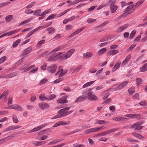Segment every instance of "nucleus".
I'll return each mask as SVG.
<instances>
[{"instance_id": "obj_1", "label": "nucleus", "mask_w": 147, "mask_h": 147, "mask_svg": "<svg viewBox=\"0 0 147 147\" xmlns=\"http://www.w3.org/2000/svg\"><path fill=\"white\" fill-rule=\"evenodd\" d=\"M116 0H110L107 3L108 5H110L111 12L113 13H115L118 8V7L115 5Z\"/></svg>"}, {"instance_id": "obj_2", "label": "nucleus", "mask_w": 147, "mask_h": 147, "mask_svg": "<svg viewBox=\"0 0 147 147\" xmlns=\"http://www.w3.org/2000/svg\"><path fill=\"white\" fill-rule=\"evenodd\" d=\"M144 123L143 121L136 122L134 123L131 127V129H134V130H140L142 129L143 126H141Z\"/></svg>"}, {"instance_id": "obj_3", "label": "nucleus", "mask_w": 147, "mask_h": 147, "mask_svg": "<svg viewBox=\"0 0 147 147\" xmlns=\"http://www.w3.org/2000/svg\"><path fill=\"white\" fill-rule=\"evenodd\" d=\"M133 5H129L127 7L125 10V12L121 16H126L128 14H130L133 12L135 9L133 8Z\"/></svg>"}, {"instance_id": "obj_4", "label": "nucleus", "mask_w": 147, "mask_h": 147, "mask_svg": "<svg viewBox=\"0 0 147 147\" xmlns=\"http://www.w3.org/2000/svg\"><path fill=\"white\" fill-rule=\"evenodd\" d=\"M57 69V65L55 64H53L48 66L47 68V70L48 72L54 73L56 71Z\"/></svg>"}, {"instance_id": "obj_5", "label": "nucleus", "mask_w": 147, "mask_h": 147, "mask_svg": "<svg viewBox=\"0 0 147 147\" xmlns=\"http://www.w3.org/2000/svg\"><path fill=\"white\" fill-rule=\"evenodd\" d=\"M18 73L16 72H14L9 74H7L2 76V78H12L16 76Z\"/></svg>"}, {"instance_id": "obj_6", "label": "nucleus", "mask_w": 147, "mask_h": 147, "mask_svg": "<svg viewBox=\"0 0 147 147\" xmlns=\"http://www.w3.org/2000/svg\"><path fill=\"white\" fill-rule=\"evenodd\" d=\"M75 51L74 49H72L68 51L65 55V59L69 57Z\"/></svg>"}, {"instance_id": "obj_7", "label": "nucleus", "mask_w": 147, "mask_h": 147, "mask_svg": "<svg viewBox=\"0 0 147 147\" xmlns=\"http://www.w3.org/2000/svg\"><path fill=\"white\" fill-rule=\"evenodd\" d=\"M47 125V124H45L44 125H42L40 126L36 127L31 130L30 131V132L32 133L33 132L37 131L42 129L45 126Z\"/></svg>"}, {"instance_id": "obj_8", "label": "nucleus", "mask_w": 147, "mask_h": 147, "mask_svg": "<svg viewBox=\"0 0 147 147\" xmlns=\"http://www.w3.org/2000/svg\"><path fill=\"white\" fill-rule=\"evenodd\" d=\"M38 105L39 107L42 110L48 108L49 107V104L45 102L40 103Z\"/></svg>"}, {"instance_id": "obj_9", "label": "nucleus", "mask_w": 147, "mask_h": 147, "mask_svg": "<svg viewBox=\"0 0 147 147\" xmlns=\"http://www.w3.org/2000/svg\"><path fill=\"white\" fill-rule=\"evenodd\" d=\"M85 133L87 134H89L91 133L98 132L97 127L91 128L84 131Z\"/></svg>"}, {"instance_id": "obj_10", "label": "nucleus", "mask_w": 147, "mask_h": 147, "mask_svg": "<svg viewBox=\"0 0 147 147\" xmlns=\"http://www.w3.org/2000/svg\"><path fill=\"white\" fill-rule=\"evenodd\" d=\"M128 24H126L120 27L117 29V32H120L125 30L128 27Z\"/></svg>"}, {"instance_id": "obj_11", "label": "nucleus", "mask_w": 147, "mask_h": 147, "mask_svg": "<svg viewBox=\"0 0 147 147\" xmlns=\"http://www.w3.org/2000/svg\"><path fill=\"white\" fill-rule=\"evenodd\" d=\"M86 97L83 95L81 96L78 97L75 100V103L80 102L86 99Z\"/></svg>"}, {"instance_id": "obj_12", "label": "nucleus", "mask_w": 147, "mask_h": 147, "mask_svg": "<svg viewBox=\"0 0 147 147\" xmlns=\"http://www.w3.org/2000/svg\"><path fill=\"white\" fill-rule=\"evenodd\" d=\"M113 119L116 121H123L125 120H127L128 118L122 117H117L113 118Z\"/></svg>"}, {"instance_id": "obj_13", "label": "nucleus", "mask_w": 147, "mask_h": 147, "mask_svg": "<svg viewBox=\"0 0 147 147\" xmlns=\"http://www.w3.org/2000/svg\"><path fill=\"white\" fill-rule=\"evenodd\" d=\"M88 98L91 100H94L97 99V97L95 95L92 94V93H89L88 95Z\"/></svg>"}, {"instance_id": "obj_14", "label": "nucleus", "mask_w": 147, "mask_h": 147, "mask_svg": "<svg viewBox=\"0 0 147 147\" xmlns=\"http://www.w3.org/2000/svg\"><path fill=\"white\" fill-rule=\"evenodd\" d=\"M56 97V96L54 94H48L46 96V100H50L55 99Z\"/></svg>"}, {"instance_id": "obj_15", "label": "nucleus", "mask_w": 147, "mask_h": 147, "mask_svg": "<svg viewBox=\"0 0 147 147\" xmlns=\"http://www.w3.org/2000/svg\"><path fill=\"white\" fill-rule=\"evenodd\" d=\"M128 82V81H126L123 82L122 83L119 84L118 86L119 88V89L120 90L123 89L127 85Z\"/></svg>"}, {"instance_id": "obj_16", "label": "nucleus", "mask_w": 147, "mask_h": 147, "mask_svg": "<svg viewBox=\"0 0 147 147\" xmlns=\"http://www.w3.org/2000/svg\"><path fill=\"white\" fill-rule=\"evenodd\" d=\"M121 64V61H120L117 62L112 69V71L114 72L118 69L120 67Z\"/></svg>"}, {"instance_id": "obj_17", "label": "nucleus", "mask_w": 147, "mask_h": 147, "mask_svg": "<svg viewBox=\"0 0 147 147\" xmlns=\"http://www.w3.org/2000/svg\"><path fill=\"white\" fill-rule=\"evenodd\" d=\"M73 111H67L66 112L64 113H58L59 114H60L61 118L62 117H64L72 113Z\"/></svg>"}, {"instance_id": "obj_18", "label": "nucleus", "mask_w": 147, "mask_h": 147, "mask_svg": "<svg viewBox=\"0 0 147 147\" xmlns=\"http://www.w3.org/2000/svg\"><path fill=\"white\" fill-rule=\"evenodd\" d=\"M92 55V53L91 52H88L86 53H84V57L86 59L88 58L89 57H91Z\"/></svg>"}, {"instance_id": "obj_19", "label": "nucleus", "mask_w": 147, "mask_h": 147, "mask_svg": "<svg viewBox=\"0 0 147 147\" xmlns=\"http://www.w3.org/2000/svg\"><path fill=\"white\" fill-rule=\"evenodd\" d=\"M32 50V48L31 47H28L24 50L22 53L23 55H25L30 53Z\"/></svg>"}, {"instance_id": "obj_20", "label": "nucleus", "mask_w": 147, "mask_h": 147, "mask_svg": "<svg viewBox=\"0 0 147 147\" xmlns=\"http://www.w3.org/2000/svg\"><path fill=\"white\" fill-rule=\"evenodd\" d=\"M136 83L137 86L142 84L143 82V81L140 78H137L136 79Z\"/></svg>"}, {"instance_id": "obj_21", "label": "nucleus", "mask_w": 147, "mask_h": 147, "mask_svg": "<svg viewBox=\"0 0 147 147\" xmlns=\"http://www.w3.org/2000/svg\"><path fill=\"white\" fill-rule=\"evenodd\" d=\"M47 30L49 34H53L55 32V29L53 27H50L48 28Z\"/></svg>"}, {"instance_id": "obj_22", "label": "nucleus", "mask_w": 147, "mask_h": 147, "mask_svg": "<svg viewBox=\"0 0 147 147\" xmlns=\"http://www.w3.org/2000/svg\"><path fill=\"white\" fill-rule=\"evenodd\" d=\"M125 116L129 117L131 118H135L136 117L140 116V115L138 114H126L125 115Z\"/></svg>"}, {"instance_id": "obj_23", "label": "nucleus", "mask_w": 147, "mask_h": 147, "mask_svg": "<svg viewBox=\"0 0 147 147\" xmlns=\"http://www.w3.org/2000/svg\"><path fill=\"white\" fill-rule=\"evenodd\" d=\"M125 116L129 117L131 118H135L136 117L140 116V115L138 114H126L125 115Z\"/></svg>"}, {"instance_id": "obj_24", "label": "nucleus", "mask_w": 147, "mask_h": 147, "mask_svg": "<svg viewBox=\"0 0 147 147\" xmlns=\"http://www.w3.org/2000/svg\"><path fill=\"white\" fill-rule=\"evenodd\" d=\"M131 55L129 54L128 55L125 59L123 61L122 64L125 65L129 61Z\"/></svg>"}, {"instance_id": "obj_25", "label": "nucleus", "mask_w": 147, "mask_h": 147, "mask_svg": "<svg viewBox=\"0 0 147 147\" xmlns=\"http://www.w3.org/2000/svg\"><path fill=\"white\" fill-rule=\"evenodd\" d=\"M14 109L18 111H23V109L20 105H14Z\"/></svg>"}, {"instance_id": "obj_26", "label": "nucleus", "mask_w": 147, "mask_h": 147, "mask_svg": "<svg viewBox=\"0 0 147 147\" xmlns=\"http://www.w3.org/2000/svg\"><path fill=\"white\" fill-rule=\"evenodd\" d=\"M147 63H145L142 67L140 68V69L141 70V71L142 72H144L147 71Z\"/></svg>"}, {"instance_id": "obj_27", "label": "nucleus", "mask_w": 147, "mask_h": 147, "mask_svg": "<svg viewBox=\"0 0 147 147\" xmlns=\"http://www.w3.org/2000/svg\"><path fill=\"white\" fill-rule=\"evenodd\" d=\"M117 128H115L110 129L109 130L105 131V132L107 135L109 134L112 133L117 130Z\"/></svg>"}, {"instance_id": "obj_28", "label": "nucleus", "mask_w": 147, "mask_h": 147, "mask_svg": "<svg viewBox=\"0 0 147 147\" xmlns=\"http://www.w3.org/2000/svg\"><path fill=\"white\" fill-rule=\"evenodd\" d=\"M95 82V81L90 82H87L86 84H85L83 86V88H85L88 86H90L92 85Z\"/></svg>"}, {"instance_id": "obj_29", "label": "nucleus", "mask_w": 147, "mask_h": 147, "mask_svg": "<svg viewBox=\"0 0 147 147\" xmlns=\"http://www.w3.org/2000/svg\"><path fill=\"white\" fill-rule=\"evenodd\" d=\"M46 96H45L44 94H40L39 96V99L42 101H44L46 100Z\"/></svg>"}, {"instance_id": "obj_30", "label": "nucleus", "mask_w": 147, "mask_h": 147, "mask_svg": "<svg viewBox=\"0 0 147 147\" xmlns=\"http://www.w3.org/2000/svg\"><path fill=\"white\" fill-rule=\"evenodd\" d=\"M132 134L134 136H135V137L139 139H141L142 138V136L141 134L135 132H133L132 133Z\"/></svg>"}, {"instance_id": "obj_31", "label": "nucleus", "mask_w": 147, "mask_h": 147, "mask_svg": "<svg viewBox=\"0 0 147 147\" xmlns=\"http://www.w3.org/2000/svg\"><path fill=\"white\" fill-rule=\"evenodd\" d=\"M70 121H59V125H65L69 124Z\"/></svg>"}, {"instance_id": "obj_32", "label": "nucleus", "mask_w": 147, "mask_h": 147, "mask_svg": "<svg viewBox=\"0 0 147 147\" xmlns=\"http://www.w3.org/2000/svg\"><path fill=\"white\" fill-rule=\"evenodd\" d=\"M41 9H38V10L34 11L33 14L34 15H36L37 16H41Z\"/></svg>"}, {"instance_id": "obj_33", "label": "nucleus", "mask_w": 147, "mask_h": 147, "mask_svg": "<svg viewBox=\"0 0 147 147\" xmlns=\"http://www.w3.org/2000/svg\"><path fill=\"white\" fill-rule=\"evenodd\" d=\"M107 51L106 49V48H103L100 49L98 52V54L99 55H102L103 54L105 53Z\"/></svg>"}, {"instance_id": "obj_34", "label": "nucleus", "mask_w": 147, "mask_h": 147, "mask_svg": "<svg viewBox=\"0 0 147 147\" xmlns=\"http://www.w3.org/2000/svg\"><path fill=\"white\" fill-rule=\"evenodd\" d=\"M13 16L11 15H9L7 16L5 18L6 22H8L10 21L13 18Z\"/></svg>"}, {"instance_id": "obj_35", "label": "nucleus", "mask_w": 147, "mask_h": 147, "mask_svg": "<svg viewBox=\"0 0 147 147\" xmlns=\"http://www.w3.org/2000/svg\"><path fill=\"white\" fill-rule=\"evenodd\" d=\"M119 51L117 49H114L109 52V54L114 55L119 52Z\"/></svg>"}, {"instance_id": "obj_36", "label": "nucleus", "mask_w": 147, "mask_h": 147, "mask_svg": "<svg viewBox=\"0 0 147 147\" xmlns=\"http://www.w3.org/2000/svg\"><path fill=\"white\" fill-rule=\"evenodd\" d=\"M106 123L105 121L103 120H96L94 124L102 125Z\"/></svg>"}, {"instance_id": "obj_37", "label": "nucleus", "mask_w": 147, "mask_h": 147, "mask_svg": "<svg viewBox=\"0 0 147 147\" xmlns=\"http://www.w3.org/2000/svg\"><path fill=\"white\" fill-rule=\"evenodd\" d=\"M61 140H59V139H57L55 140H54L53 141H52L49 143L48 144L49 145H51L52 144H55L58 142H59L60 141H61Z\"/></svg>"}, {"instance_id": "obj_38", "label": "nucleus", "mask_w": 147, "mask_h": 147, "mask_svg": "<svg viewBox=\"0 0 147 147\" xmlns=\"http://www.w3.org/2000/svg\"><path fill=\"white\" fill-rule=\"evenodd\" d=\"M46 143V141H42L39 142L37 141L36 142V143L35 144V146H38L41 145H43Z\"/></svg>"}, {"instance_id": "obj_39", "label": "nucleus", "mask_w": 147, "mask_h": 147, "mask_svg": "<svg viewBox=\"0 0 147 147\" xmlns=\"http://www.w3.org/2000/svg\"><path fill=\"white\" fill-rule=\"evenodd\" d=\"M128 91L129 94H131L134 93L135 92V90L134 87H131L129 89Z\"/></svg>"}, {"instance_id": "obj_40", "label": "nucleus", "mask_w": 147, "mask_h": 147, "mask_svg": "<svg viewBox=\"0 0 147 147\" xmlns=\"http://www.w3.org/2000/svg\"><path fill=\"white\" fill-rule=\"evenodd\" d=\"M45 41V40H42L38 42L36 45V46L38 47H41V45L44 44Z\"/></svg>"}, {"instance_id": "obj_41", "label": "nucleus", "mask_w": 147, "mask_h": 147, "mask_svg": "<svg viewBox=\"0 0 147 147\" xmlns=\"http://www.w3.org/2000/svg\"><path fill=\"white\" fill-rule=\"evenodd\" d=\"M57 102L59 103H66L67 102V101L66 99H61L58 100Z\"/></svg>"}, {"instance_id": "obj_42", "label": "nucleus", "mask_w": 147, "mask_h": 147, "mask_svg": "<svg viewBox=\"0 0 147 147\" xmlns=\"http://www.w3.org/2000/svg\"><path fill=\"white\" fill-rule=\"evenodd\" d=\"M54 55V54H53L48 59L49 61H53L56 60V59L55 58V56Z\"/></svg>"}, {"instance_id": "obj_43", "label": "nucleus", "mask_w": 147, "mask_h": 147, "mask_svg": "<svg viewBox=\"0 0 147 147\" xmlns=\"http://www.w3.org/2000/svg\"><path fill=\"white\" fill-rule=\"evenodd\" d=\"M136 33V30H133L130 34L129 38L131 39H132Z\"/></svg>"}, {"instance_id": "obj_44", "label": "nucleus", "mask_w": 147, "mask_h": 147, "mask_svg": "<svg viewBox=\"0 0 147 147\" xmlns=\"http://www.w3.org/2000/svg\"><path fill=\"white\" fill-rule=\"evenodd\" d=\"M12 118L13 121L15 123H17L18 121V119L16 116L14 115H12Z\"/></svg>"}, {"instance_id": "obj_45", "label": "nucleus", "mask_w": 147, "mask_h": 147, "mask_svg": "<svg viewBox=\"0 0 147 147\" xmlns=\"http://www.w3.org/2000/svg\"><path fill=\"white\" fill-rule=\"evenodd\" d=\"M18 30H14L13 31L8 32L7 33H7V34H8L9 36H10L12 34H14L15 33L18 32Z\"/></svg>"}, {"instance_id": "obj_46", "label": "nucleus", "mask_w": 147, "mask_h": 147, "mask_svg": "<svg viewBox=\"0 0 147 147\" xmlns=\"http://www.w3.org/2000/svg\"><path fill=\"white\" fill-rule=\"evenodd\" d=\"M20 42V39H18L17 40V41L14 42L13 45V47H15L17 46L19 44Z\"/></svg>"}, {"instance_id": "obj_47", "label": "nucleus", "mask_w": 147, "mask_h": 147, "mask_svg": "<svg viewBox=\"0 0 147 147\" xmlns=\"http://www.w3.org/2000/svg\"><path fill=\"white\" fill-rule=\"evenodd\" d=\"M8 93V91L5 90V91L1 95V96H2V98H3V97H5L7 96Z\"/></svg>"}, {"instance_id": "obj_48", "label": "nucleus", "mask_w": 147, "mask_h": 147, "mask_svg": "<svg viewBox=\"0 0 147 147\" xmlns=\"http://www.w3.org/2000/svg\"><path fill=\"white\" fill-rule=\"evenodd\" d=\"M61 49V47L60 46H58L57 47L55 48L54 49H53V50H52L50 53H49L50 54L51 53H52L57 51L59 50L60 49Z\"/></svg>"}, {"instance_id": "obj_49", "label": "nucleus", "mask_w": 147, "mask_h": 147, "mask_svg": "<svg viewBox=\"0 0 147 147\" xmlns=\"http://www.w3.org/2000/svg\"><path fill=\"white\" fill-rule=\"evenodd\" d=\"M54 54L55 56V57L56 59L57 60L60 58V56L61 55L62 53L61 52H59L57 53H56Z\"/></svg>"}, {"instance_id": "obj_50", "label": "nucleus", "mask_w": 147, "mask_h": 147, "mask_svg": "<svg viewBox=\"0 0 147 147\" xmlns=\"http://www.w3.org/2000/svg\"><path fill=\"white\" fill-rule=\"evenodd\" d=\"M7 57L6 56H4L0 59V64L3 63L6 60Z\"/></svg>"}, {"instance_id": "obj_51", "label": "nucleus", "mask_w": 147, "mask_h": 147, "mask_svg": "<svg viewBox=\"0 0 147 147\" xmlns=\"http://www.w3.org/2000/svg\"><path fill=\"white\" fill-rule=\"evenodd\" d=\"M56 16L55 14H51L46 19V20L47 21L49 20L53 19Z\"/></svg>"}, {"instance_id": "obj_52", "label": "nucleus", "mask_w": 147, "mask_h": 147, "mask_svg": "<svg viewBox=\"0 0 147 147\" xmlns=\"http://www.w3.org/2000/svg\"><path fill=\"white\" fill-rule=\"evenodd\" d=\"M72 26L70 25H66L65 27V30H68L72 29Z\"/></svg>"}, {"instance_id": "obj_53", "label": "nucleus", "mask_w": 147, "mask_h": 147, "mask_svg": "<svg viewBox=\"0 0 147 147\" xmlns=\"http://www.w3.org/2000/svg\"><path fill=\"white\" fill-rule=\"evenodd\" d=\"M96 20V19H92L91 18H89L87 20V22L89 24L91 23Z\"/></svg>"}, {"instance_id": "obj_54", "label": "nucleus", "mask_w": 147, "mask_h": 147, "mask_svg": "<svg viewBox=\"0 0 147 147\" xmlns=\"http://www.w3.org/2000/svg\"><path fill=\"white\" fill-rule=\"evenodd\" d=\"M36 3L35 2H33L31 3H30V4H29L28 5L26 6V8L27 9L30 8H31L32 7L35 3Z\"/></svg>"}, {"instance_id": "obj_55", "label": "nucleus", "mask_w": 147, "mask_h": 147, "mask_svg": "<svg viewBox=\"0 0 147 147\" xmlns=\"http://www.w3.org/2000/svg\"><path fill=\"white\" fill-rule=\"evenodd\" d=\"M31 19H29L28 20H26L23 22L20 23V24H19L20 26H21L23 24H24L26 23H28L30 20Z\"/></svg>"}, {"instance_id": "obj_56", "label": "nucleus", "mask_w": 147, "mask_h": 147, "mask_svg": "<svg viewBox=\"0 0 147 147\" xmlns=\"http://www.w3.org/2000/svg\"><path fill=\"white\" fill-rule=\"evenodd\" d=\"M11 130L16 129L20 128L21 126H19L11 125L10 126Z\"/></svg>"}, {"instance_id": "obj_57", "label": "nucleus", "mask_w": 147, "mask_h": 147, "mask_svg": "<svg viewBox=\"0 0 147 147\" xmlns=\"http://www.w3.org/2000/svg\"><path fill=\"white\" fill-rule=\"evenodd\" d=\"M109 40L108 37L107 36H106L103 38H102L100 40V42H103L106 41L107 40Z\"/></svg>"}, {"instance_id": "obj_58", "label": "nucleus", "mask_w": 147, "mask_h": 147, "mask_svg": "<svg viewBox=\"0 0 147 147\" xmlns=\"http://www.w3.org/2000/svg\"><path fill=\"white\" fill-rule=\"evenodd\" d=\"M34 12L33 11L31 10L30 9H26L25 11V13L28 14H31Z\"/></svg>"}, {"instance_id": "obj_59", "label": "nucleus", "mask_w": 147, "mask_h": 147, "mask_svg": "<svg viewBox=\"0 0 147 147\" xmlns=\"http://www.w3.org/2000/svg\"><path fill=\"white\" fill-rule=\"evenodd\" d=\"M81 67V66H79L77 67L73 71L74 73H77L78 72Z\"/></svg>"}, {"instance_id": "obj_60", "label": "nucleus", "mask_w": 147, "mask_h": 147, "mask_svg": "<svg viewBox=\"0 0 147 147\" xmlns=\"http://www.w3.org/2000/svg\"><path fill=\"white\" fill-rule=\"evenodd\" d=\"M143 0H140V1L136 3L135 6L136 7L140 5L143 3Z\"/></svg>"}, {"instance_id": "obj_61", "label": "nucleus", "mask_w": 147, "mask_h": 147, "mask_svg": "<svg viewBox=\"0 0 147 147\" xmlns=\"http://www.w3.org/2000/svg\"><path fill=\"white\" fill-rule=\"evenodd\" d=\"M63 80L62 78H60L56 80L53 82L55 84Z\"/></svg>"}, {"instance_id": "obj_62", "label": "nucleus", "mask_w": 147, "mask_h": 147, "mask_svg": "<svg viewBox=\"0 0 147 147\" xmlns=\"http://www.w3.org/2000/svg\"><path fill=\"white\" fill-rule=\"evenodd\" d=\"M70 9H67L59 14V16H61L66 13Z\"/></svg>"}, {"instance_id": "obj_63", "label": "nucleus", "mask_w": 147, "mask_h": 147, "mask_svg": "<svg viewBox=\"0 0 147 147\" xmlns=\"http://www.w3.org/2000/svg\"><path fill=\"white\" fill-rule=\"evenodd\" d=\"M136 44H133L128 48L129 51L132 50L136 46Z\"/></svg>"}, {"instance_id": "obj_64", "label": "nucleus", "mask_w": 147, "mask_h": 147, "mask_svg": "<svg viewBox=\"0 0 147 147\" xmlns=\"http://www.w3.org/2000/svg\"><path fill=\"white\" fill-rule=\"evenodd\" d=\"M61 36V35L59 34H57L54 37L53 39H54V40H57L60 38Z\"/></svg>"}]
</instances>
